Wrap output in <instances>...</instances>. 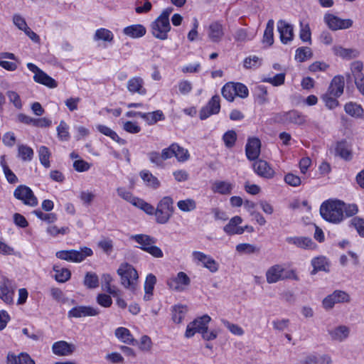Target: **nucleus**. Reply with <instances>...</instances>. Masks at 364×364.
<instances>
[{"mask_svg":"<svg viewBox=\"0 0 364 364\" xmlns=\"http://www.w3.org/2000/svg\"><path fill=\"white\" fill-rule=\"evenodd\" d=\"M344 202L337 199H328L320 206V215L323 220L333 224H339L345 219Z\"/></svg>","mask_w":364,"mask_h":364,"instance_id":"f257e3e1","label":"nucleus"},{"mask_svg":"<svg viewBox=\"0 0 364 364\" xmlns=\"http://www.w3.org/2000/svg\"><path fill=\"white\" fill-rule=\"evenodd\" d=\"M131 239L140 245L139 247L141 250L150 254L154 257L161 258L164 257L162 250L155 245L157 242V240L155 237L149 235L137 234L132 235Z\"/></svg>","mask_w":364,"mask_h":364,"instance_id":"f03ea898","label":"nucleus"},{"mask_svg":"<svg viewBox=\"0 0 364 364\" xmlns=\"http://www.w3.org/2000/svg\"><path fill=\"white\" fill-rule=\"evenodd\" d=\"M117 274L120 277V283L126 289L134 291L139 278L137 271L127 263H122L118 268Z\"/></svg>","mask_w":364,"mask_h":364,"instance_id":"7ed1b4c3","label":"nucleus"},{"mask_svg":"<svg viewBox=\"0 0 364 364\" xmlns=\"http://www.w3.org/2000/svg\"><path fill=\"white\" fill-rule=\"evenodd\" d=\"M173 200L170 196H164L157 204L155 209L156 222L159 224L167 223L174 212Z\"/></svg>","mask_w":364,"mask_h":364,"instance_id":"20e7f679","label":"nucleus"},{"mask_svg":"<svg viewBox=\"0 0 364 364\" xmlns=\"http://www.w3.org/2000/svg\"><path fill=\"white\" fill-rule=\"evenodd\" d=\"M92 250L87 247H80L79 250H60L55 253L57 258L71 262H81L87 257L92 255Z\"/></svg>","mask_w":364,"mask_h":364,"instance_id":"39448f33","label":"nucleus"},{"mask_svg":"<svg viewBox=\"0 0 364 364\" xmlns=\"http://www.w3.org/2000/svg\"><path fill=\"white\" fill-rule=\"evenodd\" d=\"M210 321L211 318L207 314L196 318L187 326L185 336L186 338H191L196 333L202 334L204 331L208 330V325Z\"/></svg>","mask_w":364,"mask_h":364,"instance_id":"423d86ee","label":"nucleus"},{"mask_svg":"<svg viewBox=\"0 0 364 364\" xmlns=\"http://www.w3.org/2000/svg\"><path fill=\"white\" fill-rule=\"evenodd\" d=\"M14 196L26 205L34 207L38 205V199L33 191L26 185L17 186L14 190Z\"/></svg>","mask_w":364,"mask_h":364,"instance_id":"0eeeda50","label":"nucleus"},{"mask_svg":"<svg viewBox=\"0 0 364 364\" xmlns=\"http://www.w3.org/2000/svg\"><path fill=\"white\" fill-rule=\"evenodd\" d=\"M28 69L34 73L33 80L36 82L43 85L49 88H55L57 82L44 71L32 63H27Z\"/></svg>","mask_w":364,"mask_h":364,"instance_id":"6e6552de","label":"nucleus"},{"mask_svg":"<svg viewBox=\"0 0 364 364\" xmlns=\"http://www.w3.org/2000/svg\"><path fill=\"white\" fill-rule=\"evenodd\" d=\"M152 35L157 39L166 40L168 38V33L171 30L169 21L161 20L158 18L151 23Z\"/></svg>","mask_w":364,"mask_h":364,"instance_id":"1a4fd4ad","label":"nucleus"},{"mask_svg":"<svg viewBox=\"0 0 364 364\" xmlns=\"http://www.w3.org/2000/svg\"><path fill=\"white\" fill-rule=\"evenodd\" d=\"M324 21L328 28L333 31L349 28L353 23V21L350 18L342 19L331 14L324 16Z\"/></svg>","mask_w":364,"mask_h":364,"instance_id":"9d476101","label":"nucleus"},{"mask_svg":"<svg viewBox=\"0 0 364 364\" xmlns=\"http://www.w3.org/2000/svg\"><path fill=\"white\" fill-rule=\"evenodd\" d=\"M306 118V115L296 109L280 113L278 116L279 120L283 123H291L297 125L304 124Z\"/></svg>","mask_w":364,"mask_h":364,"instance_id":"9b49d317","label":"nucleus"},{"mask_svg":"<svg viewBox=\"0 0 364 364\" xmlns=\"http://www.w3.org/2000/svg\"><path fill=\"white\" fill-rule=\"evenodd\" d=\"M220 97L217 95L212 97L207 105L200 110L199 117L205 120L213 114H217L220 110Z\"/></svg>","mask_w":364,"mask_h":364,"instance_id":"f8f14e48","label":"nucleus"},{"mask_svg":"<svg viewBox=\"0 0 364 364\" xmlns=\"http://www.w3.org/2000/svg\"><path fill=\"white\" fill-rule=\"evenodd\" d=\"M100 314V310L91 306H76L68 312L69 318H80L86 316H95Z\"/></svg>","mask_w":364,"mask_h":364,"instance_id":"ddd939ff","label":"nucleus"},{"mask_svg":"<svg viewBox=\"0 0 364 364\" xmlns=\"http://www.w3.org/2000/svg\"><path fill=\"white\" fill-rule=\"evenodd\" d=\"M252 168L258 176L264 178H272L275 173L274 169L264 160H256L252 164Z\"/></svg>","mask_w":364,"mask_h":364,"instance_id":"4468645a","label":"nucleus"},{"mask_svg":"<svg viewBox=\"0 0 364 364\" xmlns=\"http://www.w3.org/2000/svg\"><path fill=\"white\" fill-rule=\"evenodd\" d=\"M261 141L258 138H250L245 146V154L250 161H255L260 154Z\"/></svg>","mask_w":364,"mask_h":364,"instance_id":"2eb2a0df","label":"nucleus"},{"mask_svg":"<svg viewBox=\"0 0 364 364\" xmlns=\"http://www.w3.org/2000/svg\"><path fill=\"white\" fill-rule=\"evenodd\" d=\"M277 30L279 33L280 40L284 44H287L293 40V26L284 20H279L277 22Z\"/></svg>","mask_w":364,"mask_h":364,"instance_id":"dca6fc26","label":"nucleus"},{"mask_svg":"<svg viewBox=\"0 0 364 364\" xmlns=\"http://www.w3.org/2000/svg\"><path fill=\"white\" fill-rule=\"evenodd\" d=\"M335 156L340 157L346 161L353 159V151L346 140L337 141L334 148Z\"/></svg>","mask_w":364,"mask_h":364,"instance_id":"f3484780","label":"nucleus"},{"mask_svg":"<svg viewBox=\"0 0 364 364\" xmlns=\"http://www.w3.org/2000/svg\"><path fill=\"white\" fill-rule=\"evenodd\" d=\"M193 257L195 259L202 262L204 267L209 269L211 272H216L218 270V262L210 255H205L202 252L194 251Z\"/></svg>","mask_w":364,"mask_h":364,"instance_id":"a211bd4d","label":"nucleus"},{"mask_svg":"<svg viewBox=\"0 0 364 364\" xmlns=\"http://www.w3.org/2000/svg\"><path fill=\"white\" fill-rule=\"evenodd\" d=\"M285 240L289 245H294L304 250L314 249L316 247V244L309 237H287Z\"/></svg>","mask_w":364,"mask_h":364,"instance_id":"6ab92c4d","label":"nucleus"},{"mask_svg":"<svg viewBox=\"0 0 364 364\" xmlns=\"http://www.w3.org/2000/svg\"><path fill=\"white\" fill-rule=\"evenodd\" d=\"M344 85V77L341 75H336L332 79L327 92L335 97H339L343 93Z\"/></svg>","mask_w":364,"mask_h":364,"instance_id":"aec40b11","label":"nucleus"},{"mask_svg":"<svg viewBox=\"0 0 364 364\" xmlns=\"http://www.w3.org/2000/svg\"><path fill=\"white\" fill-rule=\"evenodd\" d=\"M313 269L311 272V275H315L318 272L323 271L325 272H330V262L324 256H318L314 257L311 261Z\"/></svg>","mask_w":364,"mask_h":364,"instance_id":"412c9836","label":"nucleus"},{"mask_svg":"<svg viewBox=\"0 0 364 364\" xmlns=\"http://www.w3.org/2000/svg\"><path fill=\"white\" fill-rule=\"evenodd\" d=\"M75 350L73 344L68 343L66 341H60L55 342L52 346V350L57 355H69Z\"/></svg>","mask_w":364,"mask_h":364,"instance_id":"4be33fe9","label":"nucleus"},{"mask_svg":"<svg viewBox=\"0 0 364 364\" xmlns=\"http://www.w3.org/2000/svg\"><path fill=\"white\" fill-rule=\"evenodd\" d=\"M144 80L141 77H133L127 81V90L132 94L145 95L146 89L144 87Z\"/></svg>","mask_w":364,"mask_h":364,"instance_id":"5701e85b","label":"nucleus"},{"mask_svg":"<svg viewBox=\"0 0 364 364\" xmlns=\"http://www.w3.org/2000/svg\"><path fill=\"white\" fill-rule=\"evenodd\" d=\"M284 268L280 264H274L270 267L266 272V279L269 284L276 283L282 280Z\"/></svg>","mask_w":364,"mask_h":364,"instance_id":"b1692460","label":"nucleus"},{"mask_svg":"<svg viewBox=\"0 0 364 364\" xmlns=\"http://www.w3.org/2000/svg\"><path fill=\"white\" fill-rule=\"evenodd\" d=\"M139 176L146 187L156 190L161 186L160 181L149 170L144 169L141 171Z\"/></svg>","mask_w":364,"mask_h":364,"instance_id":"393cba45","label":"nucleus"},{"mask_svg":"<svg viewBox=\"0 0 364 364\" xmlns=\"http://www.w3.org/2000/svg\"><path fill=\"white\" fill-rule=\"evenodd\" d=\"M224 35L223 27L218 21L213 22L208 27V38L212 42L218 43Z\"/></svg>","mask_w":364,"mask_h":364,"instance_id":"a878e982","label":"nucleus"},{"mask_svg":"<svg viewBox=\"0 0 364 364\" xmlns=\"http://www.w3.org/2000/svg\"><path fill=\"white\" fill-rule=\"evenodd\" d=\"M146 33V28L141 24H133L124 28L123 33L132 38L143 37Z\"/></svg>","mask_w":364,"mask_h":364,"instance_id":"bb28decb","label":"nucleus"},{"mask_svg":"<svg viewBox=\"0 0 364 364\" xmlns=\"http://www.w3.org/2000/svg\"><path fill=\"white\" fill-rule=\"evenodd\" d=\"M191 283V279L188 276L183 272H180L177 276L168 282V285L173 289L181 290L180 285L188 286Z\"/></svg>","mask_w":364,"mask_h":364,"instance_id":"cd10ccee","label":"nucleus"},{"mask_svg":"<svg viewBox=\"0 0 364 364\" xmlns=\"http://www.w3.org/2000/svg\"><path fill=\"white\" fill-rule=\"evenodd\" d=\"M14 291L12 289L11 282L9 279L4 281L0 287V298L6 304L13 302Z\"/></svg>","mask_w":364,"mask_h":364,"instance_id":"c85d7f7f","label":"nucleus"},{"mask_svg":"<svg viewBox=\"0 0 364 364\" xmlns=\"http://www.w3.org/2000/svg\"><path fill=\"white\" fill-rule=\"evenodd\" d=\"M7 364H35L28 353H21L18 355L9 353L7 355Z\"/></svg>","mask_w":364,"mask_h":364,"instance_id":"c756f323","label":"nucleus"},{"mask_svg":"<svg viewBox=\"0 0 364 364\" xmlns=\"http://www.w3.org/2000/svg\"><path fill=\"white\" fill-rule=\"evenodd\" d=\"M115 336L123 343L135 346L138 344V341L135 340L131 334L129 329L124 327H119L115 330Z\"/></svg>","mask_w":364,"mask_h":364,"instance_id":"7c9ffc66","label":"nucleus"},{"mask_svg":"<svg viewBox=\"0 0 364 364\" xmlns=\"http://www.w3.org/2000/svg\"><path fill=\"white\" fill-rule=\"evenodd\" d=\"M234 186L225 181H216L212 186V191L221 195H230L232 193Z\"/></svg>","mask_w":364,"mask_h":364,"instance_id":"2f4dec72","label":"nucleus"},{"mask_svg":"<svg viewBox=\"0 0 364 364\" xmlns=\"http://www.w3.org/2000/svg\"><path fill=\"white\" fill-rule=\"evenodd\" d=\"M333 53L343 59L350 60L351 58H357L359 55V52L356 49L345 48L340 46H335L332 48Z\"/></svg>","mask_w":364,"mask_h":364,"instance_id":"473e14b6","label":"nucleus"},{"mask_svg":"<svg viewBox=\"0 0 364 364\" xmlns=\"http://www.w3.org/2000/svg\"><path fill=\"white\" fill-rule=\"evenodd\" d=\"M242 222V219L240 216L236 215L232 218L229 223L224 226L223 230L225 233L229 235H236V233H240L242 231V229H237V225L241 224Z\"/></svg>","mask_w":364,"mask_h":364,"instance_id":"72a5a7b5","label":"nucleus"},{"mask_svg":"<svg viewBox=\"0 0 364 364\" xmlns=\"http://www.w3.org/2000/svg\"><path fill=\"white\" fill-rule=\"evenodd\" d=\"M97 129L101 134L110 137L113 141L121 145H124L127 143L125 139L120 138L114 131L105 125L98 124L97 126Z\"/></svg>","mask_w":364,"mask_h":364,"instance_id":"f704fd0d","label":"nucleus"},{"mask_svg":"<svg viewBox=\"0 0 364 364\" xmlns=\"http://www.w3.org/2000/svg\"><path fill=\"white\" fill-rule=\"evenodd\" d=\"M344 110L348 114L350 115L351 117L356 118L364 117V110L363 107L355 102H350L346 103L344 106Z\"/></svg>","mask_w":364,"mask_h":364,"instance_id":"c9c22d12","label":"nucleus"},{"mask_svg":"<svg viewBox=\"0 0 364 364\" xmlns=\"http://www.w3.org/2000/svg\"><path fill=\"white\" fill-rule=\"evenodd\" d=\"M53 270L55 272V279L58 282L65 283L70 279L71 272L67 268L54 264Z\"/></svg>","mask_w":364,"mask_h":364,"instance_id":"e433bc0d","label":"nucleus"},{"mask_svg":"<svg viewBox=\"0 0 364 364\" xmlns=\"http://www.w3.org/2000/svg\"><path fill=\"white\" fill-rule=\"evenodd\" d=\"M349 328L346 326H339L332 331H329V334L333 340L343 341L348 337Z\"/></svg>","mask_w":364,"mask_h":364,"instance_id":"4c0bfd02","label":"nucleus"},{"mask_svg":"<svg viewBox=\"0 0 364 364\" xmlns=\"http://www.w3.org/2000/svg\"><path fill=\"white\" fill-rule=\"evenodd\" d=\"M363 64L361 61H354L350 64V71L354 78V82L364 78L363 73Z\"/></svg>","mask_w":364,"mask_h":364,"instance_id":"58836bf2","label":"nucleus"},{"mask_svg":"<svg viewBox=\"0 0 364 364\" xmlns=\"http://www.w3.org/2000/svg\"><path fill=\"white\" fill-rule=\"evenodd\" d=\"M274 21L269 19L267 21L266 28L263 35V43H267L269 46L274 43Z\"/></svg>","mask_w":364,"mask_h":364,"instance_id":"ea45409f","label":"nucleus"},{"mask_svg":"<svg viewBox=\"0 0 364 364\" xmlns=\"http://www.w3.org/2000/svg\"><path fill=\"white\" fill-rule=\"evenodd\" d=\"M256 100L259 105H264L268 102L267 89L265 86L259 85L255 88Z\"/></svg>","mask_w":364,"mask_h":364,"instance_id":"a19ab883","label":"nucleus"},{"mask_svg":"<svg viewBox=\"0 0 364 364\" xmlns=\"http://www.w3.org/2000/svg\"><path fill=\"white\" fill-rule=\"evenodd\" d=\"M33 150L27 145L18 146V156L24 161H30L33 157Z\"/></svg>","mask_w":364,"mask_h":364,"instance_id":"79ce46f5","label":"nucleus"},{"mask_svg":"<svg viewBox=\"0 0 364 364\" xmlns=\"http://www.w3.org/2000/svg\"><path fill=\"white\" fill-rule=\"evenodd\" d=\"M84 285L88 289H95L99 286V278L96 273L88 272L84 278Z\"/></svg>","mask_w":364,"mask_h":364,"instance_id":"37998d69","label":"nucleus"},{"mask_svg":"<svg viewBox=\"0 0 364 364\" xmlns=\"http://www.w3.org/2000/svg\"><path fill=\"white\" fill-rule=\"evenodd\" d=\"M112 281V277L109 274H104L102 277V287L113 296H117L118 295L119 290L116 289L114 287H111V282Z\"/></svg>","mask_w":364,"mask_h":364,"instance_id":"c03bdc74","label":"nucleus"},{"mask_svg":"<svg viewBox=\"0 0 364 364\" xmlns=\"http://www.w3.org/2000/svg\"><path fill=\"white\" fill-rule=\"evenodd\" d=\"M177 206L183 212H191L196 209V202L192 198L178 201Z\"/></svg>","mask_w":364,"mask_h":364,"instance_id":"a18cd8bd","label":"nucleus"},{"mask_svg":"<svg viewBox=\"0 0 364 364\" xmlns=\"http://www.w3.org/2000/svg\"><path fill=\"white\" fill-rule=\"evenodd\" d=\"M144 121L149 124L152 125L159 121L165 119L164 114L161 110H156L151 112H146Z\"/></svg>","mask_w":364,"mask_h":364,"instance_id":"49530a36","label":"nucleus"},{"mask_svg":"<svg viewBox=\"0 0 364 364\" xmlns=\"http://www.w3.org/2000/svg\"><path fill=\"white\" fill-rule=\"evenodd\" d=\"M222 95L229 102H232L235 97L234 82H230L226 83L222 88Z\"/></svg>","mask_w":364,"mask_h":364,"instance_id":"de8ad7c7","label":"nucleus"},{"mask_svg":"<svg viewBox=\"0 0 364 364\" xmlns=\"http://www.w3.org/2000/svg\"><path fill=\"white\" fill-rule=\"evenodd\" d=\"M117 193L119 196L130 203L133 205L136 204L138 197L134 196L130 191L126 190L125 188L119 187L117 189Z\"/></svg>","mask_w":364,"mask_h":364,"instance_id":"09e8293b","label":"nucleus"},{"mask_svg":"<svg viewBox=\"0 0 364 364\" xmlns=\"http://www.w3.org/2000/svg\"><path fill=\"white\" fill-rule=\"evenodd\" d=\"M39 160L41 164L46 167H50V161L49 158L50 156V152L48 147L45 146H41L38 150Z\"/></svg>","mask_w":364,"mask_h":364,"instance_id":"8fccbe9b","label":"nucleus"},{"mask_svg":"<svg viewBox=\"0 0 364 364\" xmlns=\"http://www.w3.org/2000/svg\"><path fill=\"white\" fill-rule=\"evenodd\" d=\"M113 33L108 29L100 28L97 29L95 34V40H102L105 41L112 42L113 41Z\"/></svg>","mask_w":364,"mask_h":364,"instance_id":"3c124183","label":"nucleus"},{"mask_svg":"<svg viewBox=\"0 0 364 364\" xmlns=\"http://www.w3.org/2000/svg\"><path fill=\"white\" fill-rule=\"evenodd\" d=\"M134 206L142 210L148 215H155L156 208L152 205L146 202L144 200L141 198H139L136 202V204Z\"/></svg>","mask_w":364,"mask_h":364,"instance_id":"603ef678","label":"nucleus"},{"mask_svg":"<svg viewBox=\"0 0 364 364\" xmlns=\"http://www.w3.org/2000/svg\"><path fill=\"white\" fill-rule=\"evenodd\" d=\"M312 55L311 50L308 47H300L296 49L295 58L299 62H304Z\"/></svg>","mask_w":364,"mask_h":364,"instance_id":"864d4df0","label":"nucleus"},{"mask_svg":"<svg viewBox=\"0 0 364 364\" xmlns=\"http://www.w3.org/2000/svg\"><path fill=\"white\" fill-rule=\"evenodd\" d=\"M58 136L61 141H68L70 134L68 132V126L64 121H60L57 127Z\"/></svg>","mask_w":364,"mask_h":364,"instance_id":"5fc2aeb1","label":"nucleus"},{"mask_svg":"<svg viewBox=\"0 0 364 364\" xmlns=\"http://www.w3.org/2000/svg\"><path fill=\"white\" fill-rule=\"evenodd\" d=\"M322 100L324 102L325 105L330 109H333L338 106L339 102L336 97H333L328 92H326L321 96Z\"/></svg>","mask_w":364,"mask_h":364,"instance_id":"6e6d98bb","label":"nucleus"},{"mask_svg":"<svg viewBox=\"0 0 364 364\" xmlns=\"http://www.w3.org/2000/svg\"><path fill=\"white\" fill-rule=\"evenodd\" d=\"M350 225L356 230L360 237H364V219L355 217L351 219Z\"/></svg>","mask_w":364,"mask_h":364,"instance_id":"4d7b16f0","label":"nucleus"},{"mask_svg":"<svg viewBox=\"0 0 364 364\" xmlns=\"http://www.w3.org/2000/svg\"><path fill=\"white\" fill-rule=\"evenodd\" d=\"M223 139L224 141L225 146L228 148H231L235 144L237 139V134L233 130L228 131L224 134Z\"/></svg>","mask_w":364,"mask_h":364,"instance_id":"13d9d810","label":"nucleus"},{"mask_svg":"<svg viewBox=\"0 0 364 364\" xmlns=\"http://www.w3.org/2000/svg\"><path fill=\"white\" fill-rule=\"evenodd\" d=\"M285 73H279L272 77H266L262 80L263 82H269L273 86H279L284 83Z\"/></svg>","mask_w":364,"mask_h":364,"instance_id":"bf43d9fd","label":"nucleus"},{"mask_svg":"<svg viewBox=\"0 0 364 364\" xmlns=\"http://www.w3.org/2000/svg\"><path fill=\"white\" fill-rule=\"evenodd\" d=\"M185 309L183 306H176L173 309L172 319L176 323H180L185 316Z\"/></svg>","mask_w":364,"mask_h":364,"instance_id":"052dcab7","label":"nucleus"},{"mask_svg":"<svg viewBox=\"0 0 364 364\" xmlns=\"http://www.w3.org/2000/svg\"><path fill=\"white\" fill-rule=\"evenodd\" d=\"M234 88L235 96L243 99L248 97L249 90L245 85L241 82H234Z\"/></svg>","mask_w":364,"mask_h":364,"instance_id":"680f3d73","label":"nucleus"},{"mask_svg":"<svg viewBox=\"0 0 364 364\" xmlns=\"http://www.w3.org/2000/svg\"><path fill=\"white\" fill-rule=\"evenodd\" d=\"M174 156L178 159V161L183 162L188 159L189 154L188 150L180 146L178 144L177 147L174 148Z\"/></svg>","mask_w":364,"mask_h":364,"instance_id":"e2e57ef3","label":"nucleus"},{"mask_svg":"<svg viewBox=\"0 0 364 364\" xmlns=\"http://www.w3.org/2000/svg\"><path fill=\"white\" fill-rule=\"evenodd\" d=\"M97 303L102 307L108 308L112 304L111 296L106 294H99L96 298Z\"/></svg>","mask_w":364,"mask_h":364,"instance_id":"0e129e2a","label":"nucleus"},{"mask_svg":"<svg viewBox=\"0 0 364 364\" xmlns=\"http://www.w3.org/2000/svg\"><path fill=\"white\" fill-rule=\"evenodd\" d=\"M236 250L239 252H245L247 254H252L259 251V249L251 244L248 243H240L236 246Z\"/></svg>","mask_w":364,"mask_h":364,"instance_id":"69168bd1","label":"nucleus"},{"mask_svg":"<svg viewBox=\"0 0 364 364\" xmlns=\"http://www.w3.org/2000/svg\"><path fill=\"white\" fill-rule=\"evenodd\" d=\"M33 213L41 220L46 221L49 223H54L57 220L55 213H44L41 210H36Z\"/></svg>","mask_w":364,"mask_h":364,"instance_id":"338daca9","label":"nucleus"},{"mask_svg":"<svg viewBox=\"0 0 364 364\" xmlns=\"http://www.w3.org/2000/svg\"><path fill=\"white\" fill-rule=\"evenodd\" d=\"M156 283V277L153 274L146 276L144 283V291L146 293H151Z\"/></svg>","mask_w":364,"mask_h":364,"instance_id":"774afa93","label":"nucleus"}]
</instances>
